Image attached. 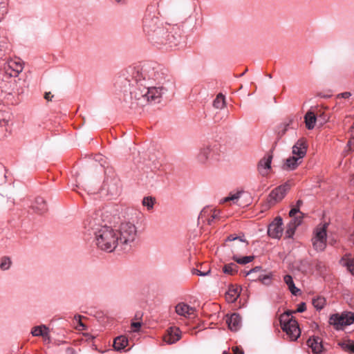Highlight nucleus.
<instances>
[{
    "label": "nucleus",
    "instance_id": "obj_51",
    "mask_svg": "<svg viewBox=\"0 0 354 354\" xmlns=\"http://www.w3.org/2000/svg\"><path fill=\"white\" fill-rule=\"evenodd\" d=\"M43 338H44V341L45 342H48H48H50V339L49 341H48V338H47V337H43Z\"/></svg>",
    "mask_w": 354,
    "mask_h": 354
},
{
    "label": "nucleus",
    "instance_id": "obj_37",
    "mask_svg": "<svg viewBox=\"0 0 354 354\" xmlns=\"http://www.w3.org/2000/svg\"><path fill=\"white\" fill-rule=\"evenodd\" d=\"M191 272L192 274L198 276H207L210 273V270H208L207 272H202L198 269L193 268Z\"/></svg>",
    "mask_w": 354,
    "mask_h": 354
},
{
    "label": "nucleus",
    "instance_id": "obj_43",
    "mask_svg": "<svg viewBox=\"0 0 354 354\" xmlns=\"http://www.w3.org/2000/svg\"><path fill=\"white\" fill-rule=\"evenodd\" d=\"M299 212V209L298 208L292 207L289 212V216L290 217H294L295 216V214Z\"/></svg>",
    "mask_w": 354,
    "mask_h": 354
},
{
    "label": "nucleus",
    "instance_id": "obj_26",
    "mask_svg": "<svg viewBox=\"0 0 354 354\" xmlns=\"http://www.w3.org/2000/svg\"><path fill=\"white\" fill-rule=\"evenodd\" d=\"M283 281L286 283V284L288 286L289 290L290 292L294 295H297L298 292L300 291L299 288H297L295 283L293 281L292 277L289 275L286 274L283 277Z\"/></svg>",
    "mask_w": 354,
    "mask_h": 354
},
{
    "label": "nucleus",
    "instance_id": "obj_15",
    "mask_svg": "<svg viewBox=\"0 0 354 354\" xmlns=\"http://www.w3.org/2000/svg\"><path fill=\"white\" fill-rule=\"evenodd\" d=\"M176 313L186 318L194 316L195 309L185 303H179L176 306Z\"/></svg>",
    "mask_w": 354,
    "mask_h": 354
},
{
    "label": "nucleus",
    "instance_id": "obj_42",
    "mask_svg": "<svg viewBox=\"0 0 354 354\" xmlns=\"http://www.w3.org/2000/svg\"><path fill=\"white\" fill-rule=\"evenodd\" d=\"M351 96V93L350 92H344L339 93L337 95V98H345L347 99Z\"/></svg>",
    "mask_w": 354,
    "mask_h": 354
},
{
    "label": "nucleus",
    "instance_id": "obj_2",
    "mask_svg": "<svg viewBox=\"0 0 354 354\" xmlns=\"http://www.w3.org/2000/svg\"><path fill=\"white\" fill-rule=\"evenodd\" d=\"M93 243L100 250L112 252L118 247L116 231L111 226L97 225L93 229Z\"/></svg>",
    "mask_w": 354,
    "mask_h": 354
},
{
    "label": "nucleus",
    "instance_id": "obj_9",
    "mask_svg": "<svg viewBox=\"0 0 354 354\" xmlns=\"http://www.w3.org/2000/svg\"><path fill=\"white\" fill-rule=\"evenodd\" d=\"M354 322V313L344 312L342 314H334L330 317L329 324L336 330H342L344 326H349Z\"/></svg>",
    "mask_w": 354,
    "mask_h": 354
},
{
    "label": "nucleus",
    "instance_id": "obj_23",
    "mask_svg": "<svg viewBox=\"0 0 354 354\" xmlns=\"http://www.w3.org/2000/svg\"><path fill=\"white\" fill-rule=\"evenodd\" d=\"M301 217H295L292 218V220L290 222L286 232V236L288 238H291L293 236L296 227L301 224Z\"/></svg>",
    "mask_w": 354,
    "mask_h": 354
},
{
    "label": "nucleus",
    "instance_id": "obj_24",
    "mask_svg": "<svg viewBox=\"0 0 354 354\" xmlns=\"http://www.w3.org/2000/svg\"><path fill=\"white\" fill-rule=\"evenodd\" d=\"M340 264L346 267L347 270L354 275V259L350 254H346L340 260Z\"/></svg>",
    "mask_w": 354,
    "mask_h": 354
},
{
    "label": "nucleus",
    "instance_id": "obj_32",
    "mask_svg": "<svg viewBox=\"0 0 354 354\" xmlns=\"http://www.w3.org/2000/svg\"><path fill=\"white\" fill-rule=\"evenodd\" d=\"M213 106L216 109H223L225 106V96L220 93L213 102Z\"/></svg>",
    "mask_w": 354,
    "mask_h": 354
},
{
    "label": "nucleus",
    "instance_id": "obj_11",
    "mask_svg": "<svg viewBox=\"0 0 354 354\" xmlns=\"http://www.w3.org/2000/svg\"><path fill=\"white\" fill-rule=\"evenodd\" d=\"M290 189V185L284 183L273 189L268 196V202L270 205H274L281 201L286 196L288 191Z\"/></svg>",
    "mask_w": 354,
    "mask_h": 354
},
{
    "label": "nucleus",
    "instance_id": "obj_38",
    "mask_svg": "<svg viewBox=\"0 0 354 354\" xmlns=\"http://www.w3.org/2000/svg\"><path fill=\"white\" fill-rule=\"evenodd\" d=\"M7 113H0V126L6 125L7 123Z\"/></svg>",
    "mask_w": 354,
    "mask_h": 354
},
{
    "label": "nucleus",
    "instance_id": "obj_20",
    "mask_svg": "<svg viewBox=\"0 0 354 354\" xmlns=\"http://www.w3.org/2000/svg\"><path fill=\"white\" fill-rule=\"evenodd\" d=\"M31 334L35 337L41 336L42 337H47L48 341L50 340L49 329L45 325L33 327L31 330Z\"/></svg>",
    "mask_w": 354,
    "mask_h": 354
},
{
    "label": "nucleus",
    "instance_id": "obj_27",
    "mask_svg": "<svg viewBox=\"0 0 354 354\" xmlns=\"http://www.w3.org/2000/svg\"><path fill=\"white\" fill-rule=\"evenodd\" d=\"M243 193V192H236L234 193H230L229 194V196L222 198L220 201V203L232 202L233 204H236Z\"/></svg>",
    "mask_w": 354,
    "mask_h": 354
},
{
    "label": "nucleus",
    "instance_id": "obj_47",
    "mask_svg": "<svg viewBox=\"0 0 354 354\" xmlns=\"http://www.w3.org/2000/svg\"><path fill=\"white\" fill-rule=\"evenodd\" d=\"M354 145V137L351 138L348 143H347V147L351 149V146Z\"/></svg>",
    "mask_w": 354,
    "mask_h": 354
},
{
    "label": "nucleus",
    "instance_id": "obj_35",
    "mask_svg": "<svg viewBox=\"0 0 354 354\" xmlns=\"http://www.w3.org/2000/svg\"><path fill=\"white\" fill-rule=\"evenodd\" d=\"M155 203V198L151 196H147L142 199V205L146 207L147 209L151 210L153 209Z\"/></svg>",
    "mask_w": 354,
    "mask_h": 354
},
{
    "label": "nucleus",
    "instance_id": "obj_55",
    "mask_svg": "<svg viewBox=\"0 0 354 354\" xmlns=\"http://www.w3.org/2000/svg\"><path fill=\"white\" fill-rule=\"evenodd\" d=\"M0 113H5V112H4V111H0Z\"/></svg>",
    "mask_w": 354,
    "mask_h": 354
},
{
    "label": "nucleus",
    "instance_id": "obj_34",
    "mask_svg": "<svg viewBox=\"0 0 354 354\" xmlns=\"http://www.w3.org/2000/svg\"><path fill=\"white\" fill-rule=\"evenodd\" d=\"M254 256H245L243 257H239L237 256H234L233 259L238 263L241 265L247 264L254 259Z\"/></svg>",
    "mask_w": 354,
    "mask_h": 354
},
{
    "label": "nucleus",
    "instance_id": "obj_48",
    "mask_svg": "<svg viewBox=\"0 0 354 354\" xmlns=\"http://www.w3.org/2000/svg\"><path fill=\"white\" fill-rule=\"evenodd\" d=\"M53 97V96L51 95L50 92L46 93L44 95V97L46 100H51Z\"/></svg>",
    "mask_w": 354,
    "mask_h": 354
},
{
    "label": "nucleus",
    "instance_id": "obj_33",
    "mask_svg": "<svg viewBox=\"0 0 354 354\" xmlns=\"http://www.w3.org/2000/svg\"><path fill=\"white\" fill-rule=\"evenodd\" d=\"M237 268H238V266L235 263H230L226 264L223 267V270L224 273H225V274H234L235 272H237V270H238Z\"/></svg>",
    "mask_w": 354,
    "mask_h": 354
},
{
    "label": "nucleus",
    "instance_id": "obj_50",
    "mask_svg": "<svg viewBox=\"0 0 354 354\" xmlns=\"http://www.w3.org/2000/svg\"><path fill=\"white\" fill-rule=\"evenodd\" d=\"M118 3L123 4L124 3V0H115Z\"/></svg>",
    "mask_w": 354,
    "mask_h": 354
},
{
    "label": "nucleus",
    "instance_id": "obj_4",
    "mask_svg": "<svg viewBox=\"0 0 354 354\" xmlns=\"http://www.w3.org/2000/svg\"><path fill=\"white\" fill-rule=\"evenodd\" d=\"M223 148V146L217 142L203 144L198 149L196 156V160L203 165L215 164L221 160L224 153Z\"/></svg>",
    "mask_w": 354,
    "mask_h": 354
},
{
    "label": "nucleus",
    "instance_id": "obj_40",
    "mask_svg": "<svg viewBox=\"0 0 354 354\" xmlns=\"http://www.w3.org/2000/svg\"><path fill=\"white\" fill-rule=\"evenodd\" d=\"M306 304L302 302L299 304L298 308L296 310V311H295V313H303L306 310Z\"/></svg>",
    "mask_w": 354,
    "mask_h": 354
},
{
    "label": "nucleus",
    "instance_id": "obj_8",
    "mask_svg": "<svg viewBox=\"0 0 354 354\" xmlns=\"http://www.w3.org/2000/svg\"><path fill=\"white\" fill-rule=\"evenodd\" d=\"M327 227L328 224L324 223L318 225L315 230L312 242L313 248L318 252H322L326 248Z\"/></svg>",
    "mask_w": 354,
    "mask_h": 354
},
{
    "label": "nucleus",
    "instance_id": "obj_53",
    "mask_svg": "<svg viewBox=\"0 0 354 354\" xmlns=\"http://www.w3.org/2000/svg\"><path fill=\"white\" fill-rule=\"evenodd\" d=\"M222 354H228V353H227V351H224L222 353Z\"/></svg>",
    "mask_w": 354,
    "mask_h": 354
},
{
    "label": "nucleus",
    "instance_id": "obj_1",
    "mask_svg": "<svg viewBox=\"0 0 354 354\" xmlns=\"http://www.w3.org/2000/svg\"><path fill=\"white\" fill-rule=\"evenodd\" d=\"M136 82L131 93V105L144 106L159 103L167 91L165 84L170 80L167 71L156 63L145 64L133 74Z\"/></svg>",
    "mask_w": 354,
    "mask_h": 354
},
{
    "label": "nucleus",
    "instance_id": "obj_39",
    "mask_svg": "<svg viewBox=\"0 0 354 354\" xmlns=\"http://www.w3.org/2000/svg\"><path fill=\"white\" fill-rule=\"evenodd\" d=\"M131 329L133 332H137L140 330L142 324L140 322H132L131 323Z\"/></svg>",
    "mask_w": 354,
    "mask_h": 354
},
{
    "label": "nucleus",
    "instance_id": "obj_6",
    "mask_svg": "<svg viewBox=\"0 0 354 354\" xmlns=\"http://www.w3.org/2000/svg\"><path fill=\"white\" fill-rule=\"evenodd\" d=\"M292 312H286L280 317L281 328L291 340H296L300 336L301 330L297 322L293 319Z\"/></svg>",
    "mask_w": 354,
    "mask_h": 354
},
{
    "label": "nucleus",
    "instance_id": "obj_29",
    "mask_svg": "<svg viewBox=\"0 0 354 354\" xmlns=\"http://www.w3.org/2000/svg\"><path fill=\"white\" fill-rule=\"evenodd\" d=\"M338 345L341 347L342 350L344 351L354 353V342L350 339L344 340L342 342H339Z\"/></svg>",
    "mask_w": 354,
    "mask_h": 354
},
{
    "label": "nucleus",
    "instance_id": "obj_21",
    "mask_svg": "<svg viewBox=\"0 0 354 354\" xmlns=\"http://www.w3.org/2000/svg\"><path fill=\"white\" fill-rule=\"evenodd\" d=\"M240 295V288L234 286H230L225 293V299L227 302H234Z\"/></svg>",
    "mask_w": 354,
    "mask_h": 354
},
{
    "label": "nucleus",
    "instance_id": "obj_30",
    "mask_svg": "<svg viewBox=\"0 0 354 354\" xmlns=\"http://www.w3.org/2000/svg\"><path fill=\"white\" fill-rule=\"evenodd\" d=\"M312 303L317 310H321L325 306L326 301L324 297L318 296L313 299Z\"/></svg>",
    "mask_w": 354,
    "mask_h": 354
},
{
    "label": "nucleus",
    "instance_id": "obj_45",
    "mask_svg": "<svg viewBox=\"0 0 354 354\" xmlns=\"http://www.w3.org/2000/svg\"><path fill=\"white\" fill-rule=\"evenodd\" d=\"M260 270H261V267L260 266H257V267L251 269L250 271H248L246 274L247 275H250V274H251L253 272H256L259 271Z\"/></svg>",
    "mask_w": 354,
    "mask_h": 354
},
{
    "label": "nucleus",
    "instance_id": "obj_22",
    "mask_svg": "<svg viewBox=\"0 0 354 354\" xmlns=\"http://www.w3.org/2000/svg\"><path fill=\"white\" fill-rule=\"evenodd\" d=\"M32 209L39 214H43L47 211V205L45 200L41 197L36 198L33 205Z\"/></svg>",
    "mask_w": 354,
    "mask_h": 354
},
{
    "label": "nucleus",
    "instance_id": "obj_19",
    "mask_svg": "<svg viewBox=\"0 0 354 354\" xmlns=\"http://www.w3.org/2000/svg\"><path fill=\"white\" fill-rule=\"evenodd\" d=\"M302 160L296 156H290L288 158L283 165V168L285 170L292 171L297 169V167L301 163Z\"/></svg>",
    "mask_w": 354,
    "mask_h": 354
},
{
    "label": "nucleus",
    "instance_id": "obj_46",
    "mask_svg": "<svg viewBox=\"0 0 354 354\" xmlns=\"http://www.w3.org/2000/svg\"><path fill=\"white\" fill-rule=\"evenodd\" d=\"M4 55V45L0 41V58H2Z\"/></svg>",
    "mask_w": 354,
    "mask_h": 354
},
{
    "label": "nucleus",
    "instance_id": "obj_54",
    "mask_svg": "<svg viewBox=\"0 0 354 354\" xmlns=\"http://www.w3.org/2000/svg\"><path fill=\"white\" fill-rule=\"evenodd\" d=\"M268 76L270 78H271V77H272V76H271V75H270V74L268 75Z\"/></svg>",
    "mask_w": 354,
    "mask_h": 354
},
{
    "label": "nucleus",
    "instance_id": "obj_3",
    "mask_svg": "<svg viewBox=\"0 0 354 354\" xmlns=\"http://www.w3.org/2000/svg\"><path fill=\"white\" fill-rule=\"evenodd\" d=\"M115 230L118 239V248L121 250L129 251L136 245L138 238V231L133 222H122Z\"/></svg>",
    "mask_w": 354,
    "mask_h": 354
},
{
    "label": "nucleus",
    "instance_id": "obj_16",
    "mask_svg": "<svg viewBox=\"0 0 354 354\" xmlns=\"http://www.w3.org/2000/svg\"><path fill=\"white\" fill-rule=\"evenodd\" d=\"M180 339V331L178 328H170L164 336L163 340L168 344H172Z\"/></svg>",
    "mask_w": 354,
    "mask_h": 354
},
{
    "label": "nucleus",
    "instance_id": "obj_14",
    "mask_svg": "<svg viewBox=\"0 0 354 354\" xmlns=\"http://www.w3.org/2000/svg\"><path fill=\"white\" fill-rule=\"evenodd\" d=\"M272 160L271 155H267L260 160L257 169L262 176H266L270 172Z\"/></svg>",
    "mask_w": 354,
    "mask_h": 354
},
{
    "label": "nucleus",
    "instance_id": "obj_12",
    "mask_svg": "<svg viewBox=\"0 0 354 354\" xmlns=\"http://www.w3.org/2000/svg\"><path fill=\"white\" fill-rule=\"evenodd\" d=\"M282 225V218L281 217L275 218L268 226V235L273 239H280L283 233Z\"/></svg>",
    "mask_w": 354,
    "mask_h": 354
},
{
    "label": "nucleus",
    "instance_id": "obj_18",
    "mask_svg": "<svg viewBox=\"0 0 354 354\" xmlns=\"http://www.w3.org/2000/svg\"><path fill=\"white\" fill-rule=\"evenodd\" d=\"M226 322L231 330L236 331L241 326V319L239 314L233 313L227 318Z\"/></svg>",
    "mask_w": 354,
    "mask_h": 354
},
{
    "label": "nucleus",
    "instance_id": "obj_49",
    "mask_svg": "<svg viewBox=\"0 0 354 354\" xmlns=\"http://www.w3.org/2000/svg\"><path fill=\"white\" fill-rule=\"evenodd\" d=\"M303 204V201L301 200H298L297 201V204H296V208H298L299 209V207L300 206Z\"/></svg>",
    "mask_w": 354,
    "mask_h": 354
},
{
    "label": "nucleus",
    "instance_id": "obj_13",
    "mask_svg": "<svg viewBox=\"0 0 354 354\" xmlns=\"http://www.w3.org/2000/svg\"><path fill=\"white\" fill-rule=\"evenodd\" d=\"M308 144L306 140L304 138H299L292 146V156L299 158L302 160L306 154Z\"/></svg>",
    "mask_w": 354,
    "mask_h": 354
},
{
    "label": "nucleus",
    "instance_id": "obj_28",
    "mask_svg": "<svg viewBox=\"0 0 354 354\" xmlns=\"http://www.w3.org/2000/svg\"><path fill=\"white\" fill-rule=\"evenodd\" d=\"M305 122L308 129H313L316 122V116L313 112L308 111L305 115Z\"/></svg>",
    "mask_w": 354,
    "mask_h": 354
},
{
    "label": "nucleus",
    "instance_id": "obj_17",
    "mask_svg": "<svg viewBox=\"0 0 354 354\" xmlns=\"http://www.w3.org/2000/svg\"><path fill=\"white\" fill-rule=\"evenodd\" d=\"M308 346L315 354H320L323 351L322 340L319 337H311L307 341Z\"/></svg>",
    "mask_w": 354,
    "mask_h": 354
},
{
    "label": "nucleus",
    "instance_id": "obj_52",
    "mask_svg": "<svg viewBox=\"0 0 354 354\" xmlns=\"http://www.w3.org/2000/svg\"><path fill=\"white\" fill-rule=\"evenodd\" d=\"M0 6H1L2 8H5L4 3H2L1 0H0Z\"/></svg>",
    "mask_w": 354,
    "mask_h": 354
},
{
    "label": "nucleus",
    "instance_id": "obj_7",
    "mask_svg": "<svg viewBox=\"0 0 354 354\" xmlns=\"http://www.w3.org/2000/svg\"><path fill=\"white\" fill-rule=\"evenodd\" d=\"M166 28L167 32L162 33L160 40H151L158 44H169L170 46H176L180 39V30L177 25L171 26L169 24L163 26Z\"/></svg>",
    "mask_w": 354,
    "mask_h": 354
},
{
    "label": "nucleus",
    "instance_id": "obj_10",
    "mask_svg": "<svg viewBox=\"0 0 354 354\" xmlns=\"http://www.w3.org/2000/svg\"><path fill=\"white\" fill-rule=\"evenodd\" d=\"M23 68V62L19 58L8 60L4 66L6 73L10 77H17Z\"/></svg>",
    "mask_w": 354,
    "mask_h": 354
},
{
    "label": "nucleus",
    "instance_id": "obj_25",
    "mask_svg": "<svg viewBox=\"0 0 354 354\" xmlns=\"http://www.w3.org/2000/svg\"><path fill=\"white\" fill-rule=\"evenodd\" d=\"M128 339L124 336H119L115 338L113 342V348L115 351H120L127 346Z\"/></svg>",
    "mask_w": 354,
    "mask_h": 354
},
{
    "label": "nucleus",
    "instance_id": "obj_44",
    "mask_svg": "<svg viewBox=\"0 0 354 354\" xmlns=\"http://www.w3.org/2000/svg\"><path fill=\"white\" fill-rule=\"evenodd\" d=\"M233 354H244L243 350L239 348L238 347L232 348Z\"/></svg>",
    "mask_w": 354,
    "mask_h": 354
},
{
    "label": "nucleus",
    "instance_id": "obj_5",
    "mask_svg": "<svg viewBox=\"0 0 354 354\" xmlns=\"http://www.w3.org/2000/svg\"><path fill=\"white\" fill-rule=\"evenodd\" d=\"M158 17L155 13L147 12L143 19V30L151 40H162L160 35L166 33V28L158 25Z\"/></svg>",
    "mask_w": 354,
    "mask_h": 354
},
{
    "label": "nucleus",
    "instance_id": "obj_36",
    "mask_svg": "<svg viewBox=\"0 0 354 354\" xmlns=\"http://www.w3.org/2000/svg\"><path fill=\"white\" fill-rule=\"evenodd\" d=\"M271 278L272 275L270 274H261L258 277V279L262 282V283L265 285H270L271 283Z\"/></svg>",
    "mask_w": 354,
    "mask_h": 354
},
{
    "label": "nucleus",
    "instance_id": "obj_41",
    "mask_svg": "<svg viewBox=\"0 0 354 354\" xmlns=\"http://www.w3.org/2000/svg\"><path fill=\"white\" fill-rule=\"evenodd\" d=\"M235 240H239L241 242L245 243V240L240 236H234V235H230L227 237V241H232Z\"/></svg>",
    "mask_w": 354,
    "mask_h": 354
},
{
    "label": "nucleus",
    "instance_id": "obj_31",
    "mask_svg": "<svg viewBox=\"0 0 354 354\" xmlns=\"http://www.w3.org/2000/svg\"><path fill=\"white\" fill-rule=\"evenodd\" d=\"M12 265L11 259L8 256H3L0 259V269L6 271L10 269Z\"/></svg>",
    "mask_w": 354,
    "mask_h": 354
}]
</instances>
